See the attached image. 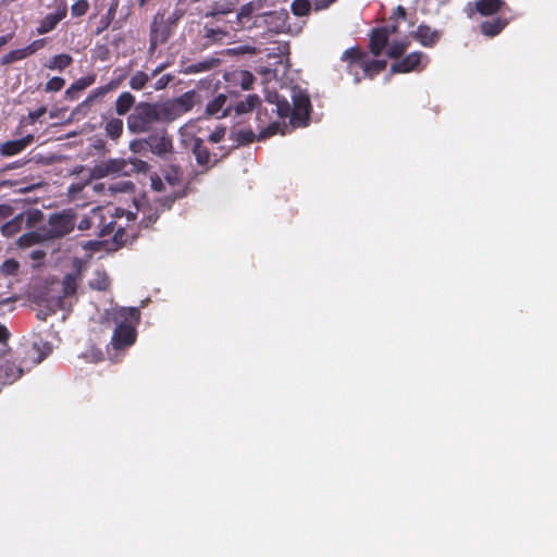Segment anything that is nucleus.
Returning a JSON list of instances; mask_svg holds the SVG:
<instances>
[{
	"mask_svg": "<svg viewBox=\"0 0 557 557\" xmlns=\"http://www.w3.org/2000/svg\"><path fill=\"white\" fill-rule=\"evenodd\" d=\"M198 98L196 90H188L181 96L159 102H138L126 119L131 134H147L156 129L159 123H172L193 110Z\"/></svg>",
	"mask_w": 557,
	"mask_h": 557,
	"instance_id": "obj_1",
	"label": "nucleus"
},
{
	"mask_svg": "<svg viewBox=\"0 0 557 557\" xmlns=\"http://www.w3.org/2000/svg\"><path fill=\"white\" fill-rule=\"evenodd\" d=\"M289 53L288 42L281 44V65H284V72L281 76V88H288L290 90L293 102L290 108L289 102L281 98V120L289 116V125L281 124V136H284L294 128L308 126L312 112L310 96L307 89L301 87L304 82L300 78V71L292 69Z\"/></svg>",
	"mask_w": 557,
	"mask_h": 557,
	"instance_id": "obj_2",
	"label": "nucleus"
},
{
	"mask_svg": "<svg viewBox=\"0 0 557 557\" xmlns=\"http://www.w3.org/2000/svg\"><path fill=\"white\" fill-rule=\"evenodd\" d=\"M126 216L127 222L135 221L134 213L126 211L122 208H114L111 211L108 208L96 207L87 215L83 216L77 224L79 231H90L98 237H106L112 233L113 242L119 247L134 243L138 237V232L134 226H117L116 218Z\"/></svg>",
	"mask_w": 557,
	"mask_h": 557,
	"instance_id": "obj_3",
	"label": "nucleus"
},
{
	"mask_svg": "<svg viewBox=\"0 0 557 557\" xmlns=\"http://www.w3.org/2000/svg\"><path fill=\"white\" fill-rule=\"evenodd\" d=\"M265 7H268L267 0H251L245 3L235 15V21H228L230 29L239 32L245 28H251L252 17L271 16L273 12L264 10Z\"/></svg>",
	"mask_w": 557,
	"mask_h": 557,
	"instance_id": "obj_4",
	"label": "nucleus"
},
{
	"mask_svg": "<svg viewBox=\"0 0 557 557\" xmlns=\"http://www.w3.org/2000/svg\"><path fill=\"white\" fill-rule=\"evenodd\" d=\"M75 214L71 210L53 213L46 225H42L49 240L60 239L69 235L75 227Z\"/></svg>",
	"mask_w": 557,
	"mask_h": 557,
	"instance_id": "obj_5",
	"label": "nucleus"
},
{
	"mask_svg": "<svg viewBox=\"0 0 557 557\" xmlns=\"http://www.w3.org/2000/svg\"><path fill=\"white\" fill-rule=\"evenodd\" d=\"M173 29L165 21V12L158 11L150 23L149 27V48L150 54L154 53L159 45L165 44L171 37Z\"/></svg>",
	"mask_w": 557,
	"mask_h": 557,
	"instance_id": "obj_6",
	"label": "nucleus"
},
{
	"mask_svg": "<svg viewBox=\"0 0 557 557\" xmlns=\"http://www.w3.org/2000/svg\"><path fill=\"white\" fill-rule=\"evenodd\" d=\"M146 137L149 151L157 157L164 158L174 150L173 138L165 128L153 129Z\"/></svg>",
	"mask_w": 557,
	"mask_h": 557,
	"instance_id": "obj_7",
	"label": "nucleus"
},
{
	"mask_svg": "<svg viewBox=\"0 0 557 557\" xmlns=\"http://www.w3.org/2000/svg\"><path fill=\"white\" fill-rule=\"evenodd\" d=\"M429 63V58L421 51L411 52L405 57H401L398 61L392 63V73H410L421 72L425 69Z\"/></svg>",
	"mask_w": 557,
	"mask_h": 557,
	"instance_id": "obj_8",
	"label": "nucleus"
},
{
	"mask_svg": "<svg viewBox=\"0 0 557 557\" xmlns=\"http://www.w3.org/2000/svg\"><path fill=\"white\" fill-rule=\"evenodd\" d=\"M126 159H109L97 163L91 170V175L96 178H102L108 175L127 176Z\"/></svg>",
	"mask_w": 557,
	"mask_h": 557,
	"instance_id": "obj_9",
	"label": "nucleus"
},
{
	"mask_svg": "<svg viewBox=\"0 0 557 557\" xmlns=\"http://www.w3.org/2000/svg\"><path fill=\"white\" fill-rule=\"evenodd\" d=\"M136 327L129 323H119L112 334L111 345L115 350L132 346L136 341Z\"/></svg>",
	"mask_w": 557,
	"mask_h": 557,
	"instance_id": "obj_10",
	"label": "nucleus"
},
{
	"mask_svg": "<svg viewBox=\"0 0 557 557\" xmlns=\"http://www.w3.org/2000/svg\"><path fill=\"white\" fill-rule=\"evenodd\" d=\"M191 152L195 156L196 163L202 168L201 173H206L216 165L219 160L212 154L203 140L196 137L193 141Z\"/></svg>",
	"mask_w": 557,
	"mask_h": 557,
	"instance_id": "obj_11",
	"label": "nucleus"
},
{
	"mask_svg": "<svg viewBox=\"0 0 557 557\" xmlns=\"http://www.w3.org/2000/svg\"><path fill=\"white\" fill-rule=\"evenodd\" d=\"M278 133V120L270 121L268 126L263 127L260 125L258 136L251 129H242L237 133L236 140L238 145H248L253 143L256 139L264 140Z\"/></svg>",
	"mask_w": 557,
	"mask_h": 557,
	"instance_id": "obj_12",
	"label": "nucleus"
},
{
	"mask_svg": "<svg viewBox=\"0 0 557 557\" xmlns=\"http://www.w3.org/2000/svg\"><path fill=\"white\" fill-rule=\"evenodd\" d=\"M411 37L421 46L432 48L440 41L442 32L429 25L420 24L417 29L411 33Z\"/></svg>",
	"mask_w": 557,
	"mask_h": 557,
	"instance_id": "obj_13",
	"label": "nucleus"
},
{
	"mask_svg": "<svg viewBox=\"0 0 557 557\" xmlns=\"http://www.w3.org/2000/svg\"><path fill=\"white\" fill-rule=\"evenodd\" d=\"M67 5L65 2H61V4L57 8L54 13L47 14L40 22L38 27L36 28V33L38 35L47 34L53 30L57 25L66 16Z\"/></svg>",
	"mask_w": 557,
	"mask_h": 557,
	"instance_id": "obj_14",
	"label": "nucleus"
},
{
	"mask_svg": "<svg viewBox=\"0 0 557 557\" xmlns=\"http://www.w3.org/2000/svg\"><path fill=\"white\" fill-rule=\"evenodd\" d=\"M389 37L386 27H375L370 33L369 49L374 57H380L387 47Z\"/></svg>",
	"mask_w": 557,
	"mask_h": 557,
	"instance_id": "obj_15",
	"label": "nucleus"
},
{
	"mask_svg": "<svg viewBox=\"0 0 557 557\" xmlns=\"http://www.w3.org/2000/svg\"><path fill=\"white\" fill-rule=\"evenodd\" d=\"M34 141V135L28 134L20 139L8 140L0 145V154L2 157H12L22 152Z\"/></svg>",
	"mask_w": 557,
	"mask_h": 557,
	"instance_id": "obj_16",
	"label": "nucleus"
},
{
	"mask_svg": "<svg viewBox=\"0 0 557 557\" xmlns=\"http://www.w3.org/2000/svg\"><path fill=\"white\" fill-rule=\"evenodd\" d=\"M368 57V53L361 50L359 47H352L345 50L341 57V60L347 62L348 73H354V65H358L362 69V65Z\"/></svg>",
	"mask_w": 557,
	"mask_h": 557,
	"instance_id": "obj_17",
	"label": "nucleus"
},
{
	"mask_svg": "<svg viewBox=\"0 0 557 557\" xmlns=\"http://www.w3.org/2000/svg\"><path fill=\"white\" fill-rule=\"evenodd\" d=\"M237 4V0H218L212 2L208 11L203 13L205 17H213L220 21V17L232 13Z\"/></svg>",
	"mask_w": 557,
	"mask_h": 557,
	"instance_id": "obj_18",
	"label": "nucleus"
},
{
	"mask_svg": "<svg viewBox=\"0 0 557 557\" xmlns=\"http://www.w3.org/2000/svg\"><path fill=\"white\" fill-rule=\"evenodd\" d=\"M121 84V78L110 81L108 84L97 87L89 92L87 98L81 106H91L97 101H101L110 91L116 89Z\"/></svg>",
	"mask_w": 557,
	"mask_h": 557,
	"instance_id": "obj_19",
	"label": "nucleus"
},
{
	"mask_svg": "<svg viewBox=\"0 0 557 557\" xmlns=\"http://www.w3.org/2000/svg\"><path fill=\"white\" fill-rule=\"evenodd\" d=\"M96 74H88L76 79L74 83L70 85V87L65 90L64 97L67 100H76L78 98L79 92L87 89L96 82Z\"/></svg>",
	"mask_w": 557,
	"mask_h": 557,
	"instance_id": "obj_20",
	"label": "nucleus"
},
{
	"mask_svg": "<svg viewBox=\"0 0 557 557\" xmlns=\"http://www.w3.org/2000/svg\"><path fill=\"white\" fill-rule=\"evenodd\" d=\"M260 97L256 94L247 95L244 99L237 100L231 103V111H234L236 115H243L253 111L260 106Z\"/></svg>",
	"mask_w": 557,
	"mask_h": 557,
	"instance_id": "obj_21",
	"label": "nucleus"
},
{
	"mask_svg": "<svg viewBox=\"0 0 557 557\" xmlns=\"http://www.w3.org/2000/svg\"><path fill=\"white\" fill-rule=\"evenodd\" d=\"M113 320L116 324L129 323L136 327L140 320V311L136 307H121L114 311Z\"/></svg>",
	"mask_w": 557,
	"mask_h": 557,
	"instance_id": "obj_22",
	"label": "nucleus"
},
{
	"mask_svg": "<svg viewBox=\"0 0 557 557\" xmlns=\"http://www.w3.org/2000/svg\"><path fill=\"white\" fill-rule=\"evenodd\" d=\"M227 97L223 94L218 95L206 107V112L209 115L224 117L231 112V104L226 106Z\"/></svg>",
	"mask_w": 557,
	"mask_h": 557,
	"instance_id": "obj_23",
	"label": "nucleus"
},
{
	"mask_svg": "<svg viewBox=\"0 0 557 557\" xmlns=\"http://www.w3.org/2000/svg\"><path fill=\"white\" fill-rule=\"evenodd\" d=\"M506 7L504 0H476L474 2L475 11L482 16L497 14Z\"/></svg>",
	"mask_w": 557,
	"mask_h": 557,
	"instance_id": "obj_24",
	"label": "nucleus"
},
{
	"mask_svg": "<svg viewBox=\"0 0 557 557\" xmlns=\"http://www.w3.org/2000/svg\"><path fill=\"white\" fill-rule=\"evenodd\" d=\"M48 240L49 239L47 237V233L45 232L44 226H40L35 231L27 232V233L23 234L18 238L17 244L21 248H27L33 245H36V244H39L42 242H48Z\"/></svg>",
	"mask_w": 557,
	"mask_h": 557,
	"instance_id": "obj_25",
	"label": "nucleus"
},
{
	"mask_svg": "<svg viewBox=\"0 0 557 557\" xmlns=\"http://www.w3.org/2000/svg\"><path fill=\"white\" fill-rule=\"evenodd\" d=\"M164 181L172 187L180 186L183 181V171L178 164H168L162 169Z\"/></svg>",
	"mask_w": 557,
	"mask_h": 557,
	"instance_id": "obj_26",
	"label": "nucleus"
},
{
	"mask_svg": "<svg viewBox=\"0 0 557 557\" xmlns=\"http://www.w3.org/2000/svg\"><path fill=\"white\" fill-rule=\"evenodd\" d=\"M219 64H220V59L210 57V58H206L202 61L189 64L188 66L185 67L184 73L185 74H196V73L207 72V71H210V70L216 67Z\"/></svg>",
	"mask_w": 557,
	"mask_h": 557,
	"instance_id": "obj_27",
	"label": "nucleus"
},
{
	"mask_svg": "<svg viewBox=\"0 0 557 557\" xmlns=\"http://www.w3.org/2000/svg\"><path fill=\"white\" fill-rule=\"evenodd\" d=\"M507 25V21L502 17H496L491 21H484L480 25L481 33L487 37L498 35Z\"/></svg>",
	"mask_w": 557,
	"mask_h": 557,
	"instance_id": "obj_28",
	"label": "nucleus"
},
{
	"mask_svg": "<svg viewBox=\"0 0 557 557\" xmlns=\"http://www.w3.org/2000/svg\"><path fill=\"white\" fill-rule=\"evenodd\" d=\"M135 96L129 91L122 92L115 100V112L117 115H125L129 110L135 108Z\"/></svg>",
	"mask_w": 557,
	"mask_h": 557,
	"instance_id": "obj_29",
	"label": "nucleus"
},
{
	"mask_svg": "<svg viewBox=\"0 0 557 557\" xmlns=\"http://www.w3.org/2000/svg\"><path fill=\"white\" fill-rule=\"evenodd\" d=\"M119 4H120V0L111 1L110 5L107 10V13L103 16H101V18H100V25L96 28L95 35L98 36L102 32H104L107 28H109V26L115 18V14H116Z\"/></svg>",
	"mask_w": 557,
	"mask_h": 557,
	"instance_id": "obj_30",
	"label": "nucleus"
},
{
	"mask_svg": "<svg viewBox=\"0 0 557 557\" xmlns=\"http://www.w3.org/2000/svg\"><path fill=\"white\" fill-rule=\"evenodd\" d=\"M185 195H186V188H182L180 190L174 191L171 195L164 196L162 198H158L154 201V206L153 207H158L160 212H164V211L171 209L173 203L177 199H181V198L185 197Z\"/></svg>",
	"mask_w": 557,
	"mask_h": 557,
	"instance_id": "obj_31",
	"label": "nucleus"
},
{
	"mask_svg": "<svg viewBox=\"0 0 557 557\" xmlns=\"http://www.w3.org/2000/svg\"><path fill=\"white\" fill-rule=\"evenodd\" d=\"M73 63V58L67 53L57 54L48 60L45 66L49 70L63 71Z\"/></svg>",
	"mask_w": 557,
	"mask_h": 557,
	"instance_id": "obj_32",
	"label": "nucleus"
},
{
	"mask_svg": "<svg viewBox=\"0 0 557 557\" xmlns=\"http://www.w3.org/2000/svg\"><path fill=\"white\" fill-rule=\"evenodd\" d=\"M22 369L16 368L13 363H4L0 367V379L3 383H13L22 375Z\"/></svg>",
	"mask_w": 557,
	"mask_h": 557,
	"instance_id": "obj_33",
	"label": "nucleus"
},
{
	"mask_svg": "<svg viewBox=\"0 0 557 557\" xmlns=\"http://www.w3.org/2000/svg\"><path fill=\"white\" fill-rule=\"evenodd\" d=\"M386 67V61L384 60H369L367 57L362 70L367 77L373 78L377 74H380L382 71H384Z\"/></svg>",
	"mask_w": 557,
	"mask_h": 557,
	"instance_id": "obj_34",
	"label": "nucleus"
},
{
	"mask_svg": "<svg viewBox=\"0 0 557 557\" xmlns=\"http://www.w3.org/2000/svg\"><path fill=\"white\" fill-rule=\"evenodd\" d=\"M24 223V214L20 213L3 224L1 232L4 236L11 237L22 230Z\"/></svg>",
	"mask_w": 557,
	"mask_h": 557,
	"instance_id": "obj_35",
	"label": "nucleus"
},
{
	"mask_svg": "<svg viewBox=\"0 0 557 557\" xmlns=\"http://www.w3.org/2000/svg\"><path fill=\"white\" fill-rule=\"evenodd\" d=\"M104 132L108 137L115 140L123 134V121L119 117H112L107 121Z\"/></svg>",
	"mask_w": 557,
	"mask_h": 557,
	"instance_id": "obj_36",
	"label": "nucleus"
},
{
	"mask_svg": "<svg viewBox=\"0 0 557 557\" xmlns=\"http://www.w3.org/2000/svg\"><path fill=\"white\" fill-rule=\"evenodd\" d=\"M150 81V75L144 71L135 72L129 81L128 85L133 90H143L146 88L148 82Z\"/></svg>",
	"mask_w": 557,
	"mask_h": 557,
	"instance_id": "obj_37",
	"label": "nucleus"
},
{
	"mask_svg": "<svg viewBox=\"0 0 557 557\" xmlns=\"http://www.w3.org/2000/svg\"><path fill=\"white\" fill-rule=\"evenodd\" d=\"M234 81L243 90H250L255 83V76L249 71H238L233 73Z\"/></svg>",
	"mask_w": 557,
	"mask_h": 557,
	"instance_id": "obj_38",
	"label": "nucleus"
},
{
	"mask_svg": "<svg viewBox=\"0 0 557 557\" xmlns=\"http://www.w3.org/2000/svg\"><path fill=\"white\" fill-rule=\"evenodd\" d=\"M144 216L139 222V226L144 228L151 227L160 216V210L158 207H149L144 210Z\"/></svg>",
	"mask_w": 557,
	"mask_h": 557,
	"instance_id": "obj_39",
	"label": "nucleus"
},
{
	"mask_svg": "<svg viewBox=\"0 0 557 557\" xmlns=\"http://www.w3.org/2000/svg\"><path fill=\"white\" fill-rule=\"evenodd\" d=\"M127 163V176L133 173H147L150 170V164L138 158H131L126 160Z\"/></svg>",
	"mask_w": 557,
	"mask_h": 557,
	"instance_id": "obj_40",
	"label": "nucleus"
},
{
	"mask_svg": "<svg viewBox=\"0 0 557 557\" xmlns=\"http://www.w3.org/2000/svg\"><path fill=\"white\" fill-rule=\"evenodd\" d=\"M408 47H409V41L395 40L389 45V47L386 51V54L391 59H400L403 57V54L405 53V51L408 49Z\"/></svg>",
	"mask_w": 557,
	"mask_h": 557,
	"instance_id": "obj_41",
	"label": "nucleus"
},
{
	"mask_svg": "<svg viewBox=\"0 0 557 557\" xmlns=\"http://www.w3.org/2000/svg\"><path fill=\"white\" fill-rule=\"evenodd\" d=\"M77 282L76 277L69 273L62 280V297H71L76 294Z\"/></svg>",
	"mask_w": 557,
	"mask_h": 557,
	"instance_id": "obj_42",
	"label": "nucleus"
},
{
	"mask_svg": "<svg viewBox=\"0 0 557 557\" xmlns=\"http://www.w3.org/2000/svg\"><path fill=\"white\" fill-rule=\"evenodd\" d=\"M89 286L95 290L104 292L110 287V278L104 272H97Z\"/></svg>",
	"mask_w": 557,
	"mask_h": 557,
	"instance_id": "obj_43",
	"label": "nucleus"
},
{
	"mask_svg": "<svg viewBox=\"0 0 557 557\" xmlns=\"http://www.w3.org/2000/svg\"><path fill=\"white\" fill-rule=\"evenodd\" d=\"M20 269V263L15 259H7L0 265V274L3 276L15 275Z\"/></svg>",
	"mask_w": 557,
	"mask_h": 557,
	"instance_id": "obj_44",
	"label": "nucleus"
},
{
	"mask_svg": "<svg viewBox=\"0 0 557 557\" xmlns=\"http://www.w3.org/2000/svg\"><path fill=\"white\" fill-rule=\"evenodd\" d=\"M292 12L297 16H305L309 14L311 10V3L309 0H294L292 5Z\"/></svg>",
	"mask_w": 557,
	"mask_h": 557,
	"instance_id": "obj_45",
	"label": "nucleus"
},
{
	"mask_svg": "<svg viewBox=\"0 0 557 557\" xmlns=\"http://www.w3.org/2000/svg\"><path fill=\"white\" fill-rule=\"evenodd\" d=\"M25 58H27V55H26V52L23 51V48L15 49L2 57L1 64H3V65L11 64L13 62L23 60Z\"/></svg>",
	"mask_w": 557,
	"mask_h": 557,
	"instance_id": "obj_46",
	"label": "nucleus"
},
{
	"mask_svg": "<svg viewBox=\"0 0 557 557\" xmlns=\"http://www.w3.org/2000/svg\"><path fill=\"white\" fill-rule=\"evenodd\" d=\"M65 85V79L59 76L50 78L45 85L46 92L60 91Z\"/></svg>",
	"mask_w": 557,
	"mask_h": 557,
	"instance_id": "obj_47",
	"label": "nucleus"
},
{
	"mask_svg": "<svg viewBox=\"0 0 557 557\" xmlns=\"http://www.w3.org/2000/svg\"><path fill=\"white\" fill-rule=\"evenodd\" d=\"M89 10V3L87 0H77L71 7V13L74 17H81Z\"/></svg>",
	"mask_w": 557,
	"mask_h": 557,
	"instance_id": "obj_48",
	"label": "nucleus"
},
{
	"mask_svg": "<svg viewBox=\"0 0 557 557\" xmlns=\"http://www.w3.org/2000/svg\"><path fill=\"white\" fill-rule=\"evenodd\" d=\"M129 149L134 153H146L149 151L146 138L132 140L129 143Z\"/></svg>",
	"mask_w": 557,
	"mask_h": 557,
	"instance_id": "obj_49",
	"label": "nucleus"
},
{
	"mask_svg": "<svg viewBox=\"0 0 557 557\" xmlns=\"http://www.w3.org/2000/svg\"><path fill=\"white\" fill-rule=\"evenodd\" d=\"M228 28H225V29H221V28H211V27H208L206 26L205 27V30H206V37L209 38V39H212V40H221L223 37H225L228 33Z\"/></svg>",
	"mask_w": 557,
	"mask_h": 557,
	"instance_id": "obj_50",
	"label": "nucleus"
},
{
	"mask_svg": "<svg viewBox=\"0 0 557 557\" xmlns=\"http://www.w3.org/2000/svg\"><path fill=\"white\" fill-rule=\"evenodd\" d=\"M257 73L261 75L263 83L271 82L272 79H276L277 73L275 69H271L269 66H259L257 69Z\"/></svg>",
	"mask_w": 557,
	"mask_h": 557,
	"instance_id": "obj_51",
	"label": "nucleus"
},
{
	"mask_svg": "<svg viewBox=\"0 0 557 557\" xmlns=\"http://www.w3.org/2000/svg\"><path fill=\"white\" fill-rule=\"evenodd\" d=\"M45 45H46V39H44V38L36 39V40L32 41L28 46L24 47L23 51H25L26 55L29 57V55L34 54L35 52H37L38 50H40L41 48H44Z\"/></svg>",
	"mask_w": 557,
	"mask_h": 557,
	"instance_id": "obj_52",
	"label": "nucleus"
},
{
	"mask_svg": "<svg viewBox=\"0 0 557 557\" xmlns=\"http://www.w3.org/2000/svg\"><path fill=\"white\" fill-rule=\"evenodd\" d=\"M226 134V127L225 126H218L210 135H209V141L213 144L221 143Z\"/></svg>",
	"mask_w": 557,
	"mask_h": 557,
	"instance_id": "obj_53",
	"label": "nucleus"
},
{
	"mask_svg": "<svg viewBox=\"0 0 557 557\" xmlns=\"http://www.w3.org/2000/svg\"><path fill=\"white\" fill-rule=\"evenodd\" d=\"M173 78L174 77L171 74L162 75L154 83V85H153L154 90H162V89H164L173 81Z\"/></svg>",
	"mask_w": 557,
	"mask_h": 557,
	"instance_id": "obj_54",
	"label": "nucleus"
},
{
	"mask_svg": "<svg viewBox=\"0 0 557 557\" xmlns=\"http://www.w3.org/2000/svg\"><path fill=\"white\" fill-rule=\"evenodd\" d=\"M10 337V333L8 329L0 323V354H3L5 350V347L8 346V339Z\"/></svg>",
	"mask_w": 557,
	"mask_h": 557,
	"instance_id": "obj_55",
	"label": "nucleus"
},
{
	"mask_svg": "<svg viewBox=\"0 0 557 557\" xmlns=\"http://www.w3.org/2000/svg\"><path fill=\"white\" fill-rule=\"evenodd\" d=\"M14 209L8 203L0 205V221L5 220L13 215Z\"/></svg>",
	"mask_w": 557,
	"mask_h": 557,
	"instance_id": "obj_56",
	"label": "nucleus"
},
{
	"mask_svg": "<svg viewBox=\"0 0 557 557\" xmlns=\"http://www.w3.org/2000/svg\"><path fill=\"white\" fill-rule=\"evenodd\" d=\"M150 181H151V188L153 190H156V191L164 190V183L159 175H157V174L152 175Z\"/></svg>",
	"mask_w": 557,
	"mask_h": 557,
	"instance_id": "obj_57",
	"label": "nucleus"
},
{
	"mask_svg": "<svg viewBox=\"0 0 557 557\" xmlns=\"http://www.w3.org/2000/svg\"><path fill=\"white\" fill-rule=\"evenodd\" d=\"M46 112H47V108L45 106H41L38 109L30 111L28 113V117H29L30 122L34 123L37 120H39L42 115H45Z\"/></svg>",
	"mask_w": 557,
	"mask_h": 557,
	"instance_id": "obj_58",
	"label": "nucleus"
},
{
	"mask_svg": "<svg viewBox=\"0 0 557 557\" xmlns=\"http://www.w3.org/2000/svg\"><path fill=\"white\" fill-rule=\"evenodd\" d=\"M183 13L178 10L172 12L169 16H165V21L169 22V26L173 29L178 20L182 17Z\"/></svg>",
	"mask_w": 557,
	"mask_h": 557,
	"instance_id": "obj_59",
	"label": "nucleus"
},
{
	"mask_svg": "<svg viewBox=\"0 0 557 557\" xmlns=\"http://www.w3.org/2000/svg\"><path fill=\"white\" fill-rule=\"evenodd\" d=\"M267 100L274 107L272 108V112L278 114V94L276 91L268 92Z\"/></svg>",
	"mask_w": 557,
	"mask_h": 557,
	"instance_id": "obj_60",
	"label": "nucleus"
},
{
	"mask_svg": "<svg viewBox=\"0 0 557 557\" xmlns=\"http://www.w3.org/2000/svg\"><path fill=\"white\" fill-rule=\"evenodd\" d=\"M406 16H407V12H406V9L403 7V5H398L393 15H392V20L393 21H398L399 18L400 20H406Z\"/></svg>",
	"mask_w": 557,
	"mask_h": 557,
	"instance_id": "obj_61",
	"label": "nucleus"
},
{
	"mask_svg": "<svg viewBox=\"0 0 557 557\" xmlns=\"http://www.w3.org/2000/svg\"><path fill=\"white\" fill-rule=\"evenodd\" d=\"M97 58L101 61H106L109 58V49L106 45L97 47Z\"/></svg>",
	"mask_w": 557,
	"mask_h": 557,
	"instance_id": "obj_62",
	"label": "nucleus"
},
{
	"mask_svg": "<svg viewBox=\"0 0 557 557\" xmlns=\"http://www.w3.org/2000/svg\"><path fill=\"white\" fill-rule=\"evenodd\" d=\"M25 163H26L25 161H15V162L9 163V164H7L5 166H3V168H1V169H0V174H3V173H5L7 171H10V170H13V169L21 168V166H23Z\"/></svg>",
	"mask_w": 557,
	"mask_h": 557,
	"instance_id": "obj_63",
	"label": "nucleus"
},
{
	"mask_svg": "<svg viewBox=\"0 0 557 557\" xmlns=\"http://www.w3.org/2000/svg\"><path fill=\"white\" fill-rule=\"evenodd\" d=\"M30 258L34 261H37L38 263H41L44 261V259L46 258V252L44 250H40V249L33 250L30 252Z\"/></svg>",
	"mask_w": 557,
	"mask_h": 557,
	"instance_id": "obj_64",
	"label": "nucleus"
}]
</instances>
